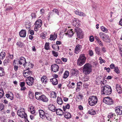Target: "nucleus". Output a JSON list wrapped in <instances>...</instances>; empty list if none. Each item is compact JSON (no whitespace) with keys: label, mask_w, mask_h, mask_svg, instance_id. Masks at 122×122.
Instances as JSON below:
<instances>
[{"label":"nucleus","mask_w":122,"mask_h":122,"mask_svg":"<svg viewBox=\"0 0 122 122\" xmlns=\"http://www.w3.org/2000/svg\"><path fill=\"white\" fill-rule=\"evenodd\" d=\"M82 48L81 45L79 44L76 45L75 48V53L76 54H78L81 51Z\"/></svg>","instance_id":"12"},{"label":"nucleus","mask_w":122,"mask_h":122,"mask_svg":"<svg viewBox=\"0 0 122 122\" xmlns=\"http://www.w3.org/2000/svg\"><path fill=\"white\" fill-rule=\"evenodd\" d=\"M101 85V91L102 94L106 95H109L112 92V89L111 87L109 85H106L102 82Z\"/></svg>","instance_id":"1"},{"label":"nucleus","mask_w":122,"mask_h":122,"mask_svg":"<svg viewBox=\"0 0 122 122\" xmlns=\"http://www.w3.org/2000/svg\"><path fill=\"white\" fill-rule=\"evenodd\" d=\"M104 70H106L109 73L110 71V69L109 67L107 68L106 67H105L104 68Z\"/></svg>","instance_id":"60"},{"label":"nucleus","mask_w":122,"mask_h":122,"mask_svg":"<svg viewBox=\"0 0 122 122\" xmlns=\"http://www.w3.org/2000/svg\"><path fill=\"white\" fill-rule=\"evenodd\" d=\"M10 62V60L9 59L7 58L5 59L4 61V64L5 65V64H6L7 63H9Z\"/></svg>","instance_id":"54"},{"label":"nucleus","mask_w":122,"mask_h":122,"mask_svg":"<svg viewBox=\"0 0 122 122\" xmlns=\"http://www.w3.org/2000/svg\"><path fill=\"white\" fill-rule=\"evenodd\" d=\"M6 53L5 52L3 51L0 53V59L3 60L5 58Z\"/></svg>","instance_id":"35"},{"label":"nucleus","mask_w":122,"mask_h":122,"mask_svg":"<svg viewBox=\"0 0 122 122\" xmlns=\"http://www.w3.org/2000/svg\"><path fill=\"white\" fill-rule=\"evenodd\" d=\"M114 115V114L112 112H111L108 114V117L109 118H110L112 117Z\"/></svg>","instance_id":"52"},{"label":"nucleus","mask_w":122,"mask_h":122,"mask_svg":"<svg viewBox=\"0 0 122 122\" xmlns=\"http://www.w3.org/2000/svg\"><path fill=\"white\" fill-rule=\"evenodd\" d=\"M95 51L96 54L98 55H100V50L99 48L98 47H96L95 48Z\"/></svg>","instance_id":"40"},{"label":"nucleus","mask_w":122,"mask_h":122,"mask_svg":"<svg viewBox=\"0 0 122 122\" xmlns=\"http://www.w3.org/2000/svg\"><path fill=\"white\" fill-rule=\"evenodd\" d=\"M6 97L9 98L11 100H12L14 98V95L13 93L11 92H8L5 95Z\"/></svg>","instance_id":"14"},{"label":"nucleus","mask_w":122,"mask_h":122,"mask_svg":"<svg viewBox=\"0 0 122 122\" xmlns=\"http://www.w3.org/2000/svg\"><path fill=\"white\" fill-rule=\"evenodd\" d=\"M45 117H46V118L48 120L50 121L51 120V115L48 114L47 112L45 113Z\"/></svg>","instance_id":"38"},{"label":"nucleus","mask_w":122,"mask_h":122,"mask_svg":"<svg viewBox=\"0 0 122 122\" xmlns=\"http://www.w3.org/2000/svg\"><path fill=\"white\" fill-rule=\"evenodd\" d=\"M94 38L93 36H90L89 38V40L91 42H93L94 41Z\"/></svg>","instance_id":"57"},{"label":"nucleus","mask_w":122,"mask_h":122,"mask_svg":"<svg viewBox=\"0 0 122 122\" xmlns=\"http://www.w3.org/2000/svg\"><path fill=\"white\" fill-rule=\"evenodd\" d=\"M101 30L104 32H107L108 31L107 29L103 26H102L101 27Z\"/></svg>","instance_id":"49"},{"label":"nucleus","mask_w":122,"mask_h":122,"mask_svg":"<svg viewBox=\"0 0 122 122\" xmlns=\"http://www.w3.org/2000/svg\"><path fill=\"white\" fill-rule=\"evenodd\" d=\"M88 112L89 114L92 115H94L96 114L95 111L93 109H91Z\"/></svg>","instance_id":"45"},{"label":"nucleus","mask_w":122,"mask_h":122,"mask_svg":"<svg viewBox=\"0 0 122 122\" xmlns=\"http://www.w3.org/2000/svg\"><path fill=\"white\" fill-rule=\"evenodd\" d=\"M82 83L81 81H79L77 83V89H76V90L78 89V91L80 90V87H81L82 86Z\"/></svg>","instance_id":"37"},{"label":"nucleus","mask_w":122,"mask_h":122,"mask_svg":"<svg viewBox=\"0 0 122 122\" xmlns=\"http://www.w3.org/2000/svg\"><path fill=\"white\" fill-rule=\"evenodd\" d=\"M110 67L111 69H114L115 67L113 63L111 64L110 65Z\"/></svg>","instance_id":"61"},{"label":"nucleus","mask_w":122,"mask_h":122,"mask_svg":"<svg viewBox=\"0 0 122 122\" xmlns=\"http://www.w3.org/2000/svg\"><path fill=\"white\" fill-rule=\"evenodd\" d=\"M99 60H100V62L101 64H102L103 63H104L105 62V60L102 59L101 57H100L99 58Z\"/></svg>","instance_id":"56"},{"label":"nucleus","mask_w":122,"mask_h":122,"mask_svg":"<svg viewBox=\"0 0 122 122\" xmlns=\"http://www.w3.org/2000/svg\"><path fill=\"white\" fill-rule=\"evenodd\" d=\"M29 97L31 99L33 98L34 97V94L31 92H30L29 94Z\"/></svg>","instance_id":"53"},{"label":"nucleus","mask_w":122,"mask_h":122,"mask_svg":"<svg viewBox=\"0 0 122 122\" xmlns=\"http://www.w3.org/2000/svg\"><path fill=\"white\" fill-rule=\"evenodd\" d=\"M39 100H41L44 102H47L48 101V99L44 95H42Z\"/></svg>","instance_id":"23"},{"label":"nucleus","mask_w":122,"mask_h":122,"mask_svg":"<svg viewBox=\"0 0 122 122\" xmlns=\"http://www.w3.org/2000/svg\"><path fill=\"white\" fill-rule=\"evenodd\" d=\"M48 108L49 109L53 112L56 111V107L53 104H51L48 106Z\"/></svg>","instance_id":"17"},{"label":"nucleus","mask_w":122,"mask_h":122,"mask_svg":"<svg viewBox=\"0 0 122 122\" xmlns=\"http://www.w3.org/2000/svg\"><path fill=\"white\" fill-rule=\"evenodd\" d=\"M41 93L38 92H36L35 93V96L36 98L37 99L39 100L40 97L41 96Z\"/></svg>","instance_id":"33"},{"label":"nucleus","mask_w":122,"mask_h":122,"mask_svg":"<svg viewBox=\"0 0 122 122\" xmlns=\"http://www.w3.org/2000/svg\"><path fill=\"white\" fill-rule=\"evenodd\" d=\"M40 36L41 38L43 39H45L46 37L45 34L43 33H42L41 34Z\"/></svg>","instance_id":"59"},{"label":"nucleus","mask_w":122,"mask_h":122,"mask_svg":"<svg viewBox=\"0 0 122 122\" xmlns=\"http://www.w3.org/2000/svg\"><path fill=\"white\" fill-rule=\"evenodd\" d=\"M86 60V58L85 54H81L77 60V65L80 66H82L85 62Z\"/></svg>","instance_id":"3"},{"label":"nucleus","mask_w":122,"mask_h":122,"mask_svg":"<svg viewBox=\"0 0 122 122\" xmlns=\"http://www.w3.org/2000/svg\"><path fill=\"white\" fill-rule=\"evenodd\" d=\"M57 35L54 33V35H51L50 36V39L51 40L54 41L57 38Z\"/></svg>","instance_id":"32"},{"label":"nucleus","mask_w":122,"mask_h":122,"mask_svg":"<svg viewBox=\"0 0 122 122\" xmlns=\"http://www.w3.org/2000/svg\"><path fill=\"white\" fill-rule=\"evenodd\" d=\"M25 65V66H24V67L27 68L28 70L30 69V68H32L33 67L32 64L30 63H28L26 62Z\"/></svg>","instance_id":"26"},{"label":"nucleus","mask_w":122,"mask_h":122,"mask_svg":"<svg viewBox=\"0 0 122 122\" xmlns=\"http://www.w3.org/2000/svg\"><path fill=\"white\" fill-rule=\"evenodd\" d=\"M97 42L99 45L101 46H103V43H102L101 41L100 40L99 41Z\"/></svg>","instance_id":"62"},{"label":"nucleus","mask_w":122,"mask_h":122,"mask_svg":"<svg viewBox=\"0 0 122 122\" xmlns=\"http://www.w3.org/2000/svg\"><path fill=\"white\" fill-rule=\"evenodd\" d=\"M26 31L24 30H21L19 32L20 36L21 37H25L26 36Z\"/></svg>","instance_id":"21"},{"label":"nucleus","mask_w":122,"mask_h":122,"mask_svg":"<svg viewBox=\"0 0 122 122\" xmlns=\"http://www.w3.org/2000/svg\"><path fill=\"white\" fill-rule=\"evenodd\" d=\"M52 12H50L49 14V17H50L51 15L56 14L58 16L60 15L59 12V10L57 9L54 8L52 10Z\"/></svg>","instance_id":"10"},{"label":"nucleus","mask_w":122,"mask_h":122,"mask_svg":"<svg viewBox=\"0 0 122 122\" xmlns=\"http://www.w3.org/2000/svg\"><path fill=\"white\" fill-rule=\"evenodd\" d=\"M39 115L40 117L42 118H44L45 117V114L44 112L42 110H39Z\"/></svg>","instance_id":"20"},{"label":"nucleus","mask_w":122,"mask_h":122,"mask_svg":"<svg viewBox=\"0 0 122 122\" xmlns=\"http://www.w3.org/2000/svg\"><path fill=\"white\" fill-rule=\"evenodd\" d=\"M55 62L57 64H60L61 62V60L59 59H57L56 60Z\"/></svg>","instance_id":"55"},{"label":"nucleus","mask_w":122,"mask_h":122,"mask_svg":"<svg viewBox=\"0 0 122 122\" xmlns=\"http://www.w3.org/2000/svg\"><path fill=\"white\" fill-rule=\"evenodd\" d=\"M69 75V72L68 71H66L64 73L63 75V78L64 79H66L67 78Z\"/></svg>","instance_id":"41"},{"label":"nucleus","mask_w":122,"mask_h":122,"mask_svg":"<svg viewBox=\"0 0 122 122\" xmlns=\"http://www.w3.org/2000/svg\"><path fill=\"white\" fill-rule=\"evenodd\" d=\"M114 70L117 74H118L120 72V71L117 67H115L114 69Z\"/></svg>","instance_id":"50"},{"label":"nucleus","mask_w":122,"mask_h":122,"mask_svg":"<svg viewBox=\"0 0 122 122\" xmlns=\"http://www.w3.org/2000/svg\"><path fill=\"white\" fill-rule=\"evenodd\" d=\"M47 77L45 76H43L41 78V80L42 83L46 84L47 81Z\"/></svg>","instance_id":"29"},{"label":"nucleus","mask_w":122,"mask_h":122,"mask_svg":"<svg viewBox=\"0 0 122 122\" xmlns=\"http://www.w3.org/2000/svg\"><path fill=\"white\" fill-rule=\"evenodd\" d=\"M4 108V106L3 104L0 103V111H1Z\"/></svg>","instance_id":"63"},{"label":"nucleus","mask_w":122,"mask_h":122,"mask_svg":"<svg viewBox=\"0 0 122 122\" xmlns=\"http://www.w3.org/2000/svg\"><path fill=\"white\" fill-rule=\"evenodd\" d=\"M52 52L54 56L57 57L58 56V54L57 52L54 51H52Z\"/></svg>","instance_id":"51"},{"label":"nucleus","mask_w":122,"mask_h":122,"mask_svg":"<svg viewBox=\"0 0 122 122\" xmlns=\"http://www.w3.org/2000/svg\"><path fill=\"white\" fill-rule=\"evenodd\" d=\"M57 102L58 104L60 105H61L62 104V100L61 97H57Z\"/></svg>","instance_id":"34"},{"label":"nucleus","mask_w":122,"mask_h":122,"mask_svg":"<svg viewBox=\"0 0 122 122\" xmlns=\"http://www.w3.org/2000/svg\"><path fill=\"white\" fill-rule=\"evenodd\" d=\"M101 49L102 51L103 52L105 53L106 52V49L105 47H102V48Z\"/></svg>","instance_id":"64"},{"label":"nucleus","mask_w":122,"mask_h":122,"mask_svg":"<svg viewBox=\"0 0 122 122\" xmlns=\"http://www.w3.org/2000/svg\"><path fill=\"white\" fill-rule=\"evenodd\" d=\"M59 68V66L56 64H54L51 66L52 70L55 72L58 71Z\"/></svg>","instance_id":"15"},{"label":"nucleus","mask_w":122,"mask_h":122,"mask_svg":"<svg viewBox=\"0 0 122 122\" xmlns=\"http://www.w3.org/2000/svg\"><path fill=\"white\" fill-rule=\"evenodd\" d=\"M16 45L20 47H22L24 45V44L23 43L21 42L20 41H19L17 42L16 44Z\"/></svg>","instance_id":"46"},{"label":"nucleus","mask_w":122,"mask_h":122,"mask_svg":"<svg viewBox=\"0 0 122 122\" xmlns=\"http://www.w3.org/2000/svg\"><path fill=\"white\" fill-rule=\"evenodd\" d=\"M72 75L76 76L78 73V71L75 69H72L71 70Z\"/></svg>","instance_id":"30"},{"label":"nucleus","mask_w":122,"mask_h":122,"mask_svg":"<svg viewBox=\"0 0 122 122\" xmlns=\"http://www.w3.org/2000/svg\"><path fill=\"white\" fill-rule=\"evenodd\" d=\"M55 111L57 114L59 115H62L64 113L62 110L60 109H56Z\"/></svg>","instance_id":"22"},{"label":"nucleus","mask_w":122,"mask_h":122,"mask_svg":"<svg viewBox=\"0 0 122 122\" xmlns=\"http://www.w3.org/2000/svg\"><path fill=\"white\" fill-rule=\"evenodd\" d=\"M103 102L108 105H111L114 104V101L111 98L107 97L103 99Z\"/></svg>","instance_id":"7"},{"label":"nucleus","mask_w":122,"mask_h":122,"mask_svg":"<svg viewBox=\"0 0 122 122\" xmlns=\"http://www.w3.org/2000/svg\"><path fill=\"white\" fill-rule=\"evenodd\" d=\"M5 74L4 69L2 68H0V76H3Z\"/></svg>","instance_id":"44"},{"label":"nucleus","mask_w":122,"mask_h":122,"mask_svg":"<svg viewBox=\"0 0 122 122\" xmlns=\"http://www.w3.org/2000/svg\"><path fill=\"white\" fill-rule=\"evenodd\" d=\"M34 79L32 77H30L27 78L26 80L27 84L29 86H32L34 83Z\"/></svg>","instance_id":"9"},{"label":"nucleus","mask_w":122,"mask_h":122,"mask_svg":"<svg viewBox=\"0 0 122 122\" xmlns=\"http://www.w3.org/2000/svg\"><path fill=\"white\" fill-rule=\"evenodd\" d=\"M75 14L81 16H85L86 15L83 13L80 12L78 10H76L75 11Z\"/></svg>","instance_id":"24"},{"label":"nucleus","mask_w":122,"mask_h":122,"mask_svg":"<svg viewBox=\"0 0 122 122\" xmlns=\"http://www.w3.org/2000/svg\"><path fill=\"white\" fill-rule=\"evenodd\" d=\"M49 43H46L45 46V49L46 50H48L49 49Z\"/></svg>","instance_id":"47"},{"label":"nucleus","mask_w":122,"mask_h":122,"mask_svg":"<svg viewBox=\"0 0 122 122\" xmlns=\"http://www.w3.org/2000/svg\"><path fill=\"white\" fill-rule=\"evenodd\" d=\"M77 34L78 37L80 39L83 38V32L80 28H78L76 30Z\"/></svg>","instance_id":"11"},{"label":"nucleus","mask_w":122,"mask_h":122,"mask_svg":"<svg viewBox=\"0 0 122 122\" xmlns=\"http://www.w3.org/2000/svg\"><path fill=\"white\" fill-rule=\"evenodd\" d=\"M26 62L25 59L23 57H21L19 59V63L20 65H23L24 66H25V64Z\"/></svg>","instance_id":"13"},{"label":"nucleus","mask_w":122,"mask_h":122,"mask_svg":"<svg viewBox=\"0 0 122 122\" xmlns=\"http://www.w3.org/2000/svg\"><path fill=\"white\" fill-rule=\"evenodd\" d=\"M97 97L96 96H92L88 99V103L90 106H93L97 103Z\"/></svg>","instance_id":"4"},{"label":"nucleus","mask_w":122,"mask_h":122,"mask_svg":"<svg viewBox=\"0 0 122 122\" xmlns=\"http://www.w3.org/2000/svg\"><path fill=\"white\" fill-rule=\"evenodd\" d=\"M89 54L91 56H92L93 55V51L91 50H90L89 51Z\"/></svg>","instance_id":"58"},{"label":"nucleus","mask_w":122,"mask_h":122,"mask_svg":"<svg viewBox=\"0 0 122 122\" xmlns=\"http://www.w3.org/2000/svg\"><path fill=\"white\" fill-rule=\"evenodd\" d=\"M50 95L51 98H55L56 97V93L54 92H51L50 94Z\"/></svg>","instance_id":"39"},{"label":"nucleus","mask_w":122,"mask_h":122,"mask_svg":"<svg viewBox=\"0 0 122 122\" xmlns=\"http://www.w3.org/2000/svg\"><path fill=\"white\" fill-rule=\"evenodd\" d=\"M67 34L69 37H71L73 34V31L71 30H69L67 32Z\"/></svg>","instance_id":"43"},{"label":"nucleus","mask_w":122,"mask_h":122,"mask_svg":"<svg viewBox=\"0 0 122 122\" xmlns=\"http://www.w3.org/2000/svg\"><path fill=\"white\" fill-rule=\"evenodd\" d=\"M23 74L24 76L28 78L30 77H31L30 76L32 74V72L27 69L24 71Z\"/></svg>","instance_id":"8"},{"label":"nucleus","mask_w":122,"mask_h":122,"mask_svg":"<svg viewBox=\"0 0 122 122\" xmlns=\"http://www.w3.org/2000/svg\"><path fill=\"white\" fill-rule=\"evenodd\" d=\"M25 83L24 82H20V85L21 88L20 89L21 91H24L26 89V88L25 86Z\"/></svg>","instance_id":"31"},{"label":"nucleus","mask_w":122,"mask_h":122,"mask_svg":"<svg viewBox=\"0 0 122 122\" xmlns=\"http://www.w3.org/2000/svg\"><path fill=\"white\" fill-rule=\"evenodd\" d=\"M17 114L19 116L22 118H25L27 116L26 114L25 113V109L24 108H21L17 111Z\"/></svg>","instance_id":"6"},{"label":"nucleus","mask_w":122,"mask_h":122,"mask_svg":"<svg viewBox=\"0 0 122 122\" xmlns=\"http://www.w3.org/2000/svg\"><path fill=\"white\" fill-rule=\"evenodd\" d=\"M51 82H52V84L54 85H56L58 83L57 80L55 78H53L50 79Z\"/></svg>","instance_id":"27"},{"label":"nucleus","mask_w":122,"mask_h":122,"mask_svg":"<svg viewBox=\"0 0 122 122\" xmlns=\"http://www.w3.org/2000/svg\"><path fill=\"white\" fill-rule=\"evenodd\" d=\"M116 89L118 93L121 94L122 93V90L120 85L118 84H116Z\"/></svg>","instance_id":"18"},{"label":"nucleus","mask_w":122,"mask_h":122,"mask_svg":"<svg viewBox=\"0 0 122 122\" xmlns=\"http://www.w3.org/2000/svg\"><path fill=\"white\" fill-rule=\"evenodd\" d=\"M28 110L31 114H34L36 113V112L34 107L31 106L28 108Z\"/></svg>","instance_id":"25"},{"label":"nucleus","mask_w":122,"mask_h":122,"mask_svg":"<svg viewBox=\"0 0 122 122\" xmlns=\"http://www.w3.org/2000/svg\"><path fill=\"white\" fill-rule=\"evenodd\" d=\"M64 116L65 118L68 119L71 117V114L68 112H64Z\"/></svg>","instance_id":"28"},{"label":"nucleus","mask_w":122,"mask_h":122,"mask_svg":"<svg viewBox=\"0 0 122 122\" xmlns=\"http://www.w3.org/2000/svg\"><path fill=\"white\" fill-rule=\"evenodd\" d=\"M115 111L119 115L122 114V107H117L115 109Z\"/></svg>","instance_id":"16"},{"label":"nucleus","mask_w":122,"mask_h":122,"mask_svg":"<svg viewBox=\"0 0 122 122\" xmlns=\"http://www.w3.org/2000/svg\"><path fill=\"white\" fill-rule=\"evenodd\" d=\"M42 22L41 20H38L36 21L35 24V26H37L38 27H40L42 25Z\"/></svg>","instance_id":"19"},{"label":"nucleus","mask_w":122,"mask_h":122,"mask_svg":"<svg viewBox=\"0 0 122 122\" xmlns=\"http://www.w3.org/2000/svg\"><path fill=\"white\" fill-rule=\"evenodd\" d=\"M99 35L100 38L102 40L106 42H110V40L109 37L106 34L102 32L99 33Z\"/></svg>","instance_id":"5"},{"label":"nucleus","mask_w":122,"mask_h":122,"mask_svg":"<svg viewBox=\"0 0 122 122\" xmlns=\"http://www.w3.org/2000/svg\"><path fill=\"white\" fill-rule=\"evenodd\" d=\"M70 107V105L69 104H67L65 106H63V108L64 111L66 110V108L67 109H69Z\"/></svg>","instance_id":"48"},{"label":"nucleus","mask_w":122,"mask_h":122,"mask_svg":"<svg viewBox=\"0 0 122 122\" xmlns=\"http://www.w3.org/2000/svg\"><path fill=\"white\" fill-rule=\"evenodd\" d=\"M4 91L2 89L0 88V98L2 97L4 95Z\"/></svg>","instance_id":"42"},{"label":"nucleus","mask_w":122,"mask_h":122,"mask_svg":"<svg viewBox=\"0 0 122 122\" xmlns=\"http://www.w3.org/2000/svg\"><path fill=\"white\" fill-rule=\"evenodd\" d=\"M83 73L86 75L90 74L92 71V66L89 63L86 64L83 66Z\"/></svg>","instance_id":"2"},{"label":"nucleus","mask_w":122,"mask_h":122,"mask_svg":"<svg viewBox=\"0 0 122 122\" xmlns=\"http://www.w3.org/2000/svg\"><path fill=\"white\" fill-rule=\"evenodd\" d=\"M52 47L55 50L58 51L59 49V46L56 44H54L52 46Z\"/></svg>","instance_id":"36"}]
</instances>
